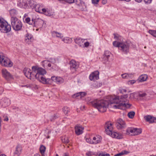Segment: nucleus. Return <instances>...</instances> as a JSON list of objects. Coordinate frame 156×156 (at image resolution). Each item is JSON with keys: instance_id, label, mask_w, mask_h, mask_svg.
<instances>
[{"instance_id": "1", "label": "nucleus", "mask_w": 156, "mask_h": 156, "mask_svg": "<svg viewBox=\"0 0 156 156\" xmlns=\"http://www.w3.org/2000/svg\"><path fill=\"white\" fill-rule=\"evenodd\" d=\"M124 101L121 99H119V97H110L109 101L102 100H94L90 102L92 105L97 108L99 112H104L106 111L108 107L114 108L121 109L123 106H126Z\"/></svg>"}, {"instance_id": "2", "label": "nucleus", "mask_w": 156, "mask_h": 156, "mask_svg": "<svg viewBox=\"0 0 156 156\" xmlns=\"http://www.w3.org/2000/svg\"><path fill=\"white\" fill-rule=\"evenodd\" d=\"M32 69L34 73L35 79L44 84H47L51 82V80L49 78H46L44 77V75L47 73L44 69L37 66H34L32 67Z\"/></svg>"}, {"instance_id": "3", "label": "nucleus", "mask_w": 156, "mask_h": 156, "mask_svg": "<svg viewBox=\"0 0 156 156\" xmlns=\"http://www.w3.org/2000/svg\"><path fill=\"white\" fill-rule=\"evenodd\" d=\"M113 45L118 48L124 54H127L129 51L130 42L128 41H116L113 42Z\"/></svg>"}, {"instance_id": "4", "label": "nucleus", "mask_w": 156, "mask_h": 156, "mask_svg": "<svg viewBox=\"0 0 156 156\" xmlns=\"http://www.w3.org/2000/svg\"><path fill=\"white\" fill-rule=\"evenodd\" d=\"M11 23L13 29L16 31L21 30L23 24L21 21L15 16H12Z\"/></svg>"}, {"instance_id": "5", "label": "nucleus", "mask_w": 156, "mask_h": 156, "mask_svg": "<svg viewBox=\"0 0 156 156\" xmlns=\"http://www.w3.org/2000/svg\"><path fill=\"white\" fill-rule=\"evenodd\" d=\"M11 26L3 19H0V30L2 32L7 33L11 30Z\"/></svg>"}, {"instance_id": "6", "label": "nucleus", "mask_w": 156, "mask_h": 156, "mask_svg": "<svg viewBox=\"0 0 156 156\" xmlns=\"http://www.w3.org/2000/svg\"><path fill=\"white\" fill-rule=\"evenodd\" d=\"M0 63L2 66L11 67L13 65V63L8 58L3 55H0Z\"/></svg>"}, {"instance_id": "7", "label": "nucleus", "mask_w": 156, "mask_h": 156, "mask_svg": "<svg viewBox=\"0 0 156 156\" xmlns=\"http://www.w3.org/2000/svg\"><path fill=\"white\" fill-rule=\"evenodd\" d=\"M25 76L31 80H34L35 79L34 73L33 71L31 72L30 69L28 68H25L23 70Z\"/></svg>"}, {"instance_id": "8", "label": "nucleus", "mask_w": 156, "mask_h": 156, "mask_svg": "<svg viewBox=\"0 0 156 156\" xmlns=\"http://www.w3.org/2000/svg\"><path fill=\"white\" fill-rule=\"evenodd\" d=\"M2 73L3 77L7 80L9 81L13 79V76L6 69H2Z\"/></svg>"}, {"instance_id": "9", "label": "nucleus", "mask_w": 156, "mask_h": 156, "mask_svg": "<svg viewBox=\"0 0 156 156\" xmlns=\"http://www.w3.org/2000/svg\"><path fill=\"white\" fill-rule=\"evenodd\" d=\"M115 125L117 128L119 129H122L126 127L125 122L121 119H119L117 120Z\"/></svg>"}, {"instance_id": "10", "label": "nucleus", "mask_w": 156, "mask_h": 156, "mask_svg": "<svg viewBox=\"0 0 156 156\" xmlns=\"http://www.w3.org/2000/svg\"><path fill=\"white\" fill-rule=\"evenodd\" d=\"M49 79L51 80V81L48 84H51L53 81L55 82L57 84H59L63 83L64 81L63 79L61 77L55 76H52L51 77V79Z\"/></svg>"}, {"instance_id": "11", "label": "nucleus", "mask_w": 156, "mask_h": 156, "mask_svg": "<svg viewBox=\"0 0 156 156\" xmlns=\"http://www.w3.org/2000/svg\"><path fill=\"white\" fill-rule=\"evenodd\" d=\"M69 65L70 69L73 71H76L79 66V63L74 60H72L70 62Z\"/></svg>"}, {"instance_id": "12", "label": "nucleus", "mask_w": 156, "mask_h": 156, "mask_svg": "<svg viewBox=\"0 0 156 156\" xmlns=\"http://www.w3.org/2000/svg\"><path fill=\"white\" fill-rule=\"evenodd\" d=\"M105 128L106 133L107 134H109L113 131L112 124L110 122H108L106 123Z\"/></svg>"}, {"instance_id": "13", "label": "nucleus", "mask_w": 156, "mask_h": 156, "mask_svg": "<svg viewBox=\"0 0 156 156\" xmlns=\"http://www.w3.org/2000/svg\"><path fill=\"white\" fill-rule=\"evenodd\" d=\"M99 72L95 71L91 74L89 76V79L91 80L95 81L99 79Z\"/></svg>"}, {"instance_id": "14", "label": "nucleus", "mask_w": 156, "mask_h": 156, "mask_svg": "<svg viewBox=\"0 0 156 156\" xmlns=\"http://www.w3.org/2000/svg\"><path fill=\"white\" fill-rule=\"evenodd\" d=\"M144 119L146 122L150 123L155 122L156 121V118L150 115H147L144 116Z\"/></svg>"}, {"instance_id": "15", "label": "nucleus", "mask_w": 156, "mask_h": 156, "mask_svg": "<svg viewBox=\"0 0 156 156\" xmlns=\"http://www.w3.org/2000/svg\"><path fill=\"white\" fill-rule=\"evenodd\" d=\"M108 135H109L113 138L117 139H121L123 137L122 135L121 134L116 132H113L112 131L111 132V133H110L109 134H108Z\"/></svg>"}, {"instance_id": "16", "label": "nucleus", "mask_w": 156, "mask_h": 156, "mask_svg": "<svg viewBox=\"0 0 156 156\" xmlns=\"http://www.w3.org/2000/svg\"><path fill=\"white\" fill-rule=\"evenodd\" d=\"M18 6L21 8H26L28 5L26 0H19L18 1Z\"/></svg>"}, {"instance_id": "17", "label": "nucleus", "mask_w": 156, "mask_h": 156, "mask_svg": "<svg viewBox=\"0 0 156 156\" xmlns=\"http://www.w3.org/2000/svg\"><path fill=\"white\" fill-rule=\"evenodd\" d=\"M2 105L4 107H6L10 104V100L7 98H3L1 101Z\"/></svg>"}, {"instance_id": "18", "label": "nucleus", "mask_w": 156, "mask_h": 156, "mask_svg": "<svg viewBox=\"0 0 156 156\" xmlns=\"http://www.w3.org/2000/svg\"><path fill=\"white\" fill-rule=\"evenodd\" d=\"M87 94L85 92H81L73 94L72 97L73 98H78L83 99V98Z\"/></svg>"}, {"instance_id": "19", "label": "nucleus", "mask_w": 156, "mask_h": 156, "mask_svg": "<svg viewBox=\"0 0 156 156\" xmlns=\"http://www.w3.org/2000/svg\"><path fill=\"white\" fill-rule=\"evenodd\" d=\"M85 40L79 38H77L74 40L76 43L81 47H83V44Z\"/></svg>"}, {"instance_id": "20", "label": "nucleus", "mask_w": 156, "mask_h": 156, "mask_svg": "<svg viewBox=\"0 0 156 156\" xmlns=\"http://www.w3.org/2000/svg\"><path fill=\"white\" fill-rule=\"evenodd\" d=\"M83 129L81 126L77 125L75 127V131L77 135H80L83 133Z\"/></svg>"}, {"instance_id": "21", "label": "nucleus", "mask_w": 156, "mask_h": 156, "mask_svg": "<svg viewBox=\"0 0 156 156\" xmlns=\"http://www.w3.org/2000/svg\"><path fill=\"white\" fill-rule=\"evenodd\" d=\"M22 150L21 147L19 145L17 146L16 150L14 153L13 156H19Z\"/></svg>"}, {"instance_id": "22", "label": "nucleus", "mask_w": 156, "mask_h": 156, "mask_svg": "<svg viewBox=\"0 0 156 156\" xmlns=\"http://www.w3.org/2000/svg\"><path fill=\"white\" fill-rule=\"evenodd\" d=\"M44 23V21L41 19H37L34 26L39 28H41L43 26Z\"/></svg>"}, {"instance_id": "23", "label": "nucleus", "mask_w": 156, "mask_h": 156, "mask_svg": "<svg viewBox=\"0 0 156 156\" xmlns=\"http://www.w3.org/2000/svg\"><path fill=\"white\" fill-rule=\"evenodd\" d=\"M93 144H97L101 142V136L98 135L94 137L93 138Z\"/></svg>"}, {"instance_id": "24", "label": "nucleus", "mask_w": 156, "mask_h": 156, "mask_svg": "<svg viewBox=\"0 0 156 156\" xmlns=\"http://www.w3.org/2000/svg\"><path fill=\"white\" fill-rule=\"evenodd\" d=\"M122 78L124 79H132L133 77V74L132 73H125L121 75Z\"/></svg>"}, {"instance_id": "25", "label": "nucleus", "mask_w": 156, "mask_h": 156, "mask_svg": "<svg viewBox=\"0 0 156 156\" xmlns=\"http://www.w3.org/2000/svg\"><path fill=\"white\" fill-rule=\"evenodd\" d=\"M147 78V76L146 74L141 75L139 77L138 80L139 82H143L146 81Z\"/></svg>"}, {"instance_id": "26", "label": "nucleus", "mask_w": 156, "mask_h": 156, "mask_svg": "<svg viewBox=\"0 0 156 156\" xmlns=\"http://www.w3.org/2000/svg\"><path fill=\"white\" fill-rule=\"evenodd\" d=\"M52 36L54 37H57L62 38L63 37V35L60 33L58 32L55 31H53L52 32Z\"/></svg>"}, {"instance_id": "27", "label": "nucleus", "mask_w": 156, "mask_h": 156, "mask_svg": "<svg viewBox=\"0 0 156 156\" xmlns=\"http://www.w3.org/2000/svg\"><path fill=\"white\" fill-rule=\"evenodd\" d=\"M134 127H129L126 130V134L128 135L133 136Z\"/></svg>"}, {"instance_id": "28", "label": "nucleus", "mask_w": 156, "mask_h": 156, "mask_svg": "<svg viewBox=\"0 0 156 156\" xmlns=\"http://www.w3.org/2000/svg\"><path fill=\"white\" fill-rule=\"evenodd\" d=\"M28 4L30 8L32 9H34L37 4V3L34 0H29Z\"/></svg>"}, {"instance_id": "29", "label": "nucleus", "mask_w": 156, "mask_h": 156, "mask_svg": "<svg viewBox=\"0 0 156 156\" xmlns=\"http://www.w3.org/2000/svg\"><path fill=\"white\" fill-rule=\"evenodd\" d=\"M111 54V53L109 51H105L103 55L104 58L105 60L108 61Z\"/></svg>"}, {"instance_id": "30", "label": "nucleus", "mask_w": 156, "mask_h": 156, "mask_svg": "<svg viewBox=\"0 0 156 156\" xmlns=\"http://www.w3.org/2000/svg\"><path fill=\"white\" fill-rule=\"evenodd\" d=\"M43 7V5L41 4L37 3L34 8L36 12L40 13Z\"/></svg>"}, {"instance_id": "31", "label": "nucleus", "mask_w": 156, "mask_h": 156, "mask_svg": "<svg viewBox=\"0 0 156 156\" xmlns=\"http://www.w3.org/2000/svg\"><path fill=\"white\" fill-rule=\"evenodd\" d=\"M142 132V129L141 128H134L133 136L139 135Z\"/></svg>"}, {"instance_id": "32", "label": "nucleus", "mask_w": 156, "mask_h": 156, "mask_svg": "<svg viewBox=\"0 0 156 156\" xmlns=\"http://www.w3.org/2000/svg\"><path fill=\"white\" fill-rule=\"evenodd\" d=\"M33 38V36L31 34L27 33L25 36V40L27 42H28L29 41H31L30 40Z\"/></svg>"}, {"instance_id": "33", "label": "nucleus", "mask_w": 156, "mask_h": 156, "mask_svg": "<svg viewBox=\"0 0 156 156\" xmlns=\"http://www.w3.org/2000/svg\"><path fill=\"white\" fill-rule=\"evenodd\" d=\"M47 62H49L52 64H53V65H54L56 63V61L55 60V59L54 58H50L48 60H44L43 61H42V62L43 63H47Z\"/></svg>"}, {"instance_id": "34", "label": "nucleus", "mask_w": 156, "mask_h": 156, "mask_svg": "<svg viewBox=\"0 0 156 156\" xmlns=\"http://www.w3.org/2000/svg\"><path fill=\"white\" fill-rule=\"evenodd\" d=\"M62 41H63L65 43H71L72 42V39L69 37H66L62 39Z\"/></svg>"}, {"instance_id": "35", "label": "nucleus", "mask_w": 156, "mask_h": 156, "mask_svg": "<svg viewBox=\"0 0 156 156\" xmlns=\"http://www.w3.org/2000/svg\"><path fill=\"white\" fill-rule=\"evenodd\" d=\"M129 153V152L126 151H123L119 153L114 155V156H121L124 154H126Z\"/></svg>"}, {"instance_id": "36", "label": "nucleus", "mask_w": 156, "mask_h": 156, "mask_svg": "<svg viewBox=\"0 0 156 156\" xmlns=\"http://www.w3.org/2000/svg\"><path fill=\"white\" fill-rule=\"evenodd\" d=\"M9 13L12 16H14L17 15V12L16 9H12L9 10Z\"/></svg>"}, {"instance_id": "37", "label": "nucleus", "mask_w": 156, "mask_h": 156, "mask_svg": "<svg viewBox=\"0 0 156 156\" xmlns=\"http://www.w3.org/2000/svg\"><path fill=\"white\" fill-rule=\"evenodd\" d=\"M45 150V147L43 145H41L40 148V151L42 154L43 155L44 154Z\"/></svg>"}, {"instance_id": "38", "label": "nucleus", "mask_w": 156, "mask_h": 156, "mask_svg": "<svg viewBox=\"0 0 156 156\" xmlns=\"http://www.w3.org/2000/svg\"><path fill=\"white\" fill-rule=\"evenodd\" d=\"M135 114V112L133 111H132L129 112L127 114V115L129 118L132 119L133 118Z\"/></svg>"}, {"instance_id": "39", "label": "nucleus", "mask_w": 156, "mask_h": 156, "mask_svg": "<svg viewBox=\"0 0 156 156\" xmlns=\"http://www.w3.org/2000/svg\"><path fill=\"white\" fill-rule=\"evenodd\" d=\"M63 111L65 114H67L70 112V109L68 107H64L63 108Z\"/></svg>"}, {"instance_id": "40", "label": "nucleus", "mask_w": 156, "mask_h": 156, "mask_svg": "<svg viewBox=\"0 0 156 156\" xmlns=\"http://www.w3.org/2000/svg\"><path fill=\"white\" fill-rule=\"evenodd\" d=\"M148 32L153 36L156 37V30H149Z\"/></svg>"}, {"instance_id": "41", "label": "nucleus", "mask_w": 156, "mask_h": 156, "mask_svg": "<svg viewBox=\"0 0 156 156\" xmlns=\"http://www.w3.org/2000/svg\"><path fill=\"white\" fill-rule=\"evenodd\" d=\"M147 95V94L144 92H140L138 94V96L141 98L145 97Z\"/></svg>"}, {"instance_id": "42", "label": "nucleus", "mask_w": 156, "mask_h": 156, "mask_svg": "<svg viewBox=\"0 0 156 156\" xmlns=\"http://www.w3.org/2000/svg\"><path fill=\"white\" fill-rule=\"evenodd\" d=\"M47 10L45 8H42L41 10L40 11V13H45V14L48 15V16H50L49 14H47L46 13Z\"/></svg>"}, {"instance_id": "43", "label": "nucleus", "mask_w": 156, "mask_h": 156, "mask_svg": "<svg viewBox=\"0 0 156 156\" xmlns=\"http://www.w3.org/2000/svg\"><path fill=\"white\" fill-rule=\"evenodd\" d=\"M25 22L29 25H31V20L30 17H27L25 19Z\"/></svg>"}, {"instance_id": "44", "label": "nucleus", "mask_w": 156, "mask_h": 156, "mask_svg": "<svg viewBox=\"0 0 156 156\" xmlns=\"http://www.w3.org/2000/svg\"><path fill=\"white\" fill-rule=\"evenodd\" d=\"M76 3L77 5L80 6L83 3V2L80 0H77L76 1Z\"/></svg>"}, {"instance_id": "45", "label": "nucleus", "mask_w": 156, "mask_h": 156, "mask_svg": "<svg viewBox=\"0 0 156 156\" xmlns=\"http://www.w3.org/2000/svg\"><path fill=\"white\" fill-rule=\"evenodd\" d=\"M36 20H37L32 18L31 19V25L33 26H34L36 22Z\"/></svg>"}, {"instance_id": "46", "label": "nucleus", "mask_w": 156, "mask_h": 156, "mask_svg": "<svg viewBox=\"0 0 156 156\" xmlns=\"http://www.w3.org/2000/svg\"><path fill=\"white\" fill-rule=\"evenodd\" d=\"M89 43L88 42H85L84 41V43L83 44V47H83V48L87 47L89 46Z\"/></svg>"}, {"instance_id": "47", "label": "nucleus", "mask_w": 156, "mask_h": 156, "mask_svg": "<svg viewBox=\"0 0 156 156\" xmlns=\"http://www.w3.org/2000/svg\"><path fill=\"white\" fill-rule=\"evenodd\" d=\"M86 141L87 142L90 144H93V141L90 138H87Z\"/></svg>"}, {"instance_id": "48", "label": "nucleus", "mask_w": 156, "mask_h": 156, "mask_svg": "<svg viewBox=\"0 0 156 156\" xmlns=\"http://www.w3.org/2000/svg\"><path fill=\"white\" fill-rule=\"evenodd\" d=\"M57 118V116L55 115H53L51 117V121H53L55 119Z\"/></svg>"}, {"instance_id": "49", "label": "nucleus", "mask_w": 156, "mask_h": 156, "mask_svg": "<svg viewBox=\"0 0 156 156\" xmlns=\"http://www.w3.org/2000/svg\"><path fill=\"white\" fill-rule=\"evenodd\" d=\"M99 156H110V155L109 154L100 153Z\"/></svg>"}, {"instance_id": "50", "label": "nucleus", "mask_w": 156, "mask_h": 156, "mask_svg": "<svg viewBox=\"0 0 156 156\" xmlns=\"http://www.w3.org/2000/svg\"><path fill=\"white\" fill-rule=\"evenodd\" d=\"M52 68L55 70H58V67L55 64L52 66Z\"/></svg>"}, {"instance_id": "51", "label": "nucleus", "mask_w": 156, "mask_h": 156, "mask_svg": "<svg viewBox=\"0 0 156 156\" xmlns=\"http://www.w3.org/2000/svg\"><path fill=\"white\" fill-rule=\"evenodd\" d=\"M86 100L87 101H88L89 102H88L89 104L90 105H92L91 104L90 102H91V101H94H94L92 100L91 99V98L89 97L87 98V99Z\"/></svg>"}, {"instance_id": "52", "label": "nucleus", "mask_w": 156, "mask_h": 156, "mask_svg": "<svg viewBox=\"0 0 156 156\" xmlns=\"http://www.w3.org/2000/svg\"><path fill=\"white\" fill-rule=\"evenodd\" d=\"M64 141H62L63 142H64L66 143H68L69 142V140L68 139L67 137H65V138H64Z\"/></svg>"}, {"instance_id": "53", "label": "nucleus", "mask_w": 156, "mask_h": 156, "mask_svg": "<svg viewBox=\"0 0 156 156\" xmlns=\"http://www.w3.org/2000/svg\"><path fill=\"white\" fill-rule=\"evenodd\" d=\"M144 1L146 4H149L151 2L152 0H144Z\"/></svg>"}, {"instance_id": "54", "label": "nucleus", "mask_w": 156, "mask_h": 156, "mask_svg": "<svg viewBox=\"0 0 156 156\" xmlns=\"http://www.w3.org/2000/svg\"><path fill=\"white\" fill-rule=\"evenodd\" d=\"M99 0H92V3L94 4H97Z\"/></svg>"}, {"instance_id": "55", "label": "nucleus", "mask_w": 156, "mask_h": 156, "mask_svg": "<svg viewBox=\"0 0 156 156\" xmlns=\"http://www.w3.org/2000/svg\"><path fill=\"white\" fill-rule=\"evenodd\" d=\"M136 82V81L134 80H130L128 82L129 84H134Z\"/></svg>"}, {"instance_id": "56", "label": "nucleus", "mask_w": 156, "mask_h": 156, "mask_svg": "<svg viewBox=\"0 0 156 156\" xmlns=\"http://www.w3.org/2000/svg\"><path fill=\"white\" fill-rule=\"evenodd\" d=\"M69 3H72L74 2V0H66V1Z\"/></svg>"}, {"instance_id": "57", "label": "nucleus", "mask_w": 156, "mask_h": 156, "mask_svg": "<svg viewBox=\"0 0 156 156\" xmlns=\"http://www.w3.org/2000/svg\"><path fill=\"white\" fill-rule=\"evenodd\" d=\"M120 92L121 93H123L124 92H126V90L125 89H122L119 90Z\"/></svg>"}, {"instance_id": "58", "label": "nucleus", "mask_w": 156, "mask_h": 156, "mask_svg": "<svg viewBox=\"0 0 156 156\" xmlns=\"http://www.w3.org/2000/svg\"><path fill=\"white\" fill-rule=\"evenodd\" d=\"M91 151H89L86 153V155L87 156H91Z\"/></svg>"}, {"instance_id": "59", "label": "nucleus", "mask_w": 156, "mask_h": 156, "mask_svg": "<svg viewBox=\"0 0 156 156\" xmlns=\"http://www.w3.org/2000/svg\"><path fill=\"white\" fill-rule=\"evenodd\" d=\"M113 35L114 36V38L116 40H118V37L116 35V34H114Z\"/></svg>"}, {"instance_id": "60", "label": "nucleus", "mask_w": 156, "mask_h": 156, "mask_svg": "<svg viewBox=\"0 0 156 156\" xmlns=\"http://www.w3.org/2000/svg\"><path fill=\"white\" fill-rule=\"evenodd\" d=\"M107 2V0H103L102 1V3L103 4H105Z\"/></svg>"}, {"instance_id": "61", "label": "nucleus", "mask_w": 156, "mask_h": 156, "mask_svg": "<svg viewBox=\"0 0 156 156\" xmlns=\"http://www.w3.org/2000/svg\"><path fill=\"white\" fill-rule=\"evenodd\" d=\"M27 16V13L25 14L23 16V19L24 18H26Z\"/></svg>"}, {"instance_id": "62", "label": "nucleus", "mask_w": 156, "mask_h": 156, "mask_svg": "<svg viewBox=\"0 0 156 156\" xmlns=\"http://www.w3.org/2000/svg\"><path fill=\"white\" fill-rule=\"evenodd\" d=\"M136 2H140L142 0H135Z\"/></svg>"}, {"instance_id": "63", "label": "nucleus", "mask_w": 156, "mask_h": 156, "mask_svg": "<svg viewBox=\"0 0 156 156\" xmlns=\"http://www.w3.org/2000/svg\"><path fill=\"white\" fill-rule=\"evenodd\" d=\"M48 67H51V63H49L48 64Z\"/></svg>"}, {"instance_id": "64", "label": "nucleus", "mask_w": 156, "mask_h": 156, "mask_svg": "<svg viewBox=\"0 0 156 156\" xmlns=\"http://www.w3.org/2000/svg\"><path fill=\"white\" fill-rule=\"evenodd\" d=\"M34 156H40L39 154H35Z\"/></svg>"}]
</instances>
